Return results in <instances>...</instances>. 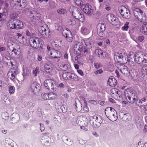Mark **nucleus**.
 Instances as JSON below:
<instances>
[{
    "label": "nucleus",
    "instance_id": "obj_1",
    "mask_svg": "<svg viewBox=\"0 0 147 147\" xmlns=\"http://www.w3.org/2000/svg\"><path fill=\"white\" fill-rule=\"evenodd\" d=\"M29 43L31 47L37 49L41 48L44 44L42 39L38 37H33L30 38L29 40Z\"/></svg>",
    "mask_w": 147,
    "mask_h": 147
},
{
    "label": "nucleus",
    "instance_id": "obj_2",
    "mask_svg": "<svg viewBox=\"0 0 147 147\" xmlns=\"http://www.w3.org/2000/svg\"><path fill=\"white\" fill-rule=\"evenodd\" d=\"M136 93H134L129 88L126 89L124 92L125 97L127 100L130 103H134L137 100Z\"/></svg>",
    "mask_w": 147,
    "mask_h": 147
},
{
    "label": "nucleus",
    "instance_id": "obj_3",
    "mask_svg": "<svg viewBox=\"0 0 147 147\" xmlns=\"http://www.w3.org/2000/svg\"><path fill=\"white\" fill-rule=\"evenodd\" d=\"M105 113L107 118L112 121H115L117 119L116 111L112 107L106 108L105 109Z\"/></svg>",
    "mask_w": 147,
    "mask_h": 147
},
{
    "label": "nucleus",
    "instance_id": "obj_4",
    "mask_svg": "<svg viewBox=\"0 0 147 147\" xmlns=\"http://www.w3.org/2000/svg\"><path fill=\"white\" fill-rule=\"evenodd\" d=\"M76 48V50H77L78 51V54L83 55L84 54H87L90 49L88 47H86L82 44L79 42H77L74 46Z\"/></svg>",
    "mask_w": 147,
    "mask_h": 147
},
{
    "label": "nucleus",
    "instance_id": "obj_5",
    "mask_svg": "<svg viewBox=\"0 0 147 147\" xmlns=\"http://www.w3.org/2000/svg\"><path fill=\"white\" fill-rule=\"evenodd\" d=\"M135 60L137 63L139 64L142 63L143 62L147 63V55L142 52H138L136 55Z\"/></svg>",
    "mask_w": 147,
    "mask_h": 147
},
{
    "label": "nucleus",
    "instance_id": "obj_6",
    "mask_svg": "<svg viewBox=\"0 0 147 147\" xmlns=\"http://www.w3.org/2000/svg\"><path fill=\"white\" fill-rule=\"evenodd\" d=\"M38 30L40 34L45 38L49 37L51 34L50 29L47 25L41 26Z\"/></svg>",
    "mask_w": 147,
    "mask_h": 147
},
{
    "label": "nucleus",
    "instance_id": "obj_7",
    "mask_svg": "<svg viewBox=\"0 0 147 147\" xmlns=\"http://www.w3.org/2000/svg\"><path fill=\"white\" fill-rule=\"evenodd\" d=\"M47 48L48 53L50 54V56L52 58L58 59L61 57L62 54L60 51L53 49L49 46H47Z\"/></svg>",
    "mask_w": 147,
    "mask_h": 147
},
{
    "label": "nucleus",
    "instance_id": "obj_8",
    "mask_svg": "<svg viewBox=\"0 0 147 147\" xmlns=\"http://www.w3.org/2000/svg\"><path fill=\"white\" fill-rule=\"evenodd\" d=\"M118 10L121 15L126 19H129L130 17V11L125 7L121 6L118 7Z\"/></svg>",
    "mask_w": 147,
    "mask_h": 147
},
{
    "label": "nucleus",
    "instance_id": "obj_9",
    "mask_svg": "<svg viewBox=\"0 0 147 147\" xmlns=\"http://www.w3.org/2000/svg\"><path fill=\"white\" fill-rule=\"evenodd\" d=\"M126 54L122 53H115L114 56V59L117 62L119 63L120 62H124V61L126 60L127 58Z\"/></svg>",
    "mask_w": 147,
    "mask_h": 147
},
{
    "label": "nucleus",
    "instance_id": "obj_10",
    "mask_svg": "<svg viewBox=\"0 0 147 147\" xmlns=\"http://www.w3.org/2000/svg\"><path fill=\"white\" fill-rule=\"evenodd\" d=\"M134 13L135 17L140 22H144L146 20L145 14L140 9H137V10L135 11Z\"/></svg>",
    "mask_w": 147,
    "mask_h": 147
},
{
    "label": "nucleus",
    "instance_id": "obj_11",
    "mask_svg": "<svg viewBox=\"0 0 147 147\" xmlns=\"http://www.w3.org/2000/svg\"><path fill=\"white\" fill-rule=\"evenodd\" d=\"M26 0H12L11 4L12 6H17L21 8H24L26 6Z\"/></svg>",
    "mask_w": 147,
    "mask_h": 147
},
{
    "label": "nucleus",
    "instance_id": "obj_12",
    "mask_svg": "<svg viewBox=\"0 0 147 147\" xmlns=\"http://www.w3.org/2000/svg\"><path fill=\"white\" fill-rule=\"evenodd\" d=\"M63 35L66 38V40L69 42H72L73 40V38L72 33L70 30L67 29L64 30L62 31Z\"/></svg>",
    "mask_w": 147,
    "mask_h": 147
},
{
    "label": "nucleus",
    "instance_id": "obj_13",
    "mask_svg": "<svg viewBox=\"0 0 147 147\" xmlns=\"http://www.w3.org/2000/svg\"><path fill=\"white\" fill-rule=\"evenodd\" d=\"M81 9L85 13L88 15L92 14V12L93 10L92 9V6L89 4H87L82 6Z\"/></svg>",
    "mask_w": 147,
    "mask_h": 147
},
{
    "label": "nucleus",
    "instance_id": "obj_14",
    "mask_svg": "<svg viewBox=\"0 0 147 147\" xmlns=\"http://www.w3.org/2000/svg\"><path fill=\"white\" fill-rule=\"evenodd\" d=\"M55 81L50 79L46 80L44 82V85L47 89H48L54 90V84H55Z\"/></svg>",
    "mask_w": 147,
    "mask_h": 147
},
{
    "label": "nucleus",
    "instance_id": "obj_15",
    "mask_svg": "<svg viewBox=\"0 0 147 147\" xmlns=\"http://www.w3.org/2000/svg\"><path fill=\"white\" fill-rule=\"evenodd\" d=\"M30 17L31 19L39 20L40 18L41 15L39 12L33 10L31 11Z\"/></svg>",
    "mask_w": 147,
    "mask_h": 147
},
{
    "label": "nucleus",
    "instance_id": "obj_16",
    "mask_svg": "<svg viewBox=\"0 0 147 147\" xmlns=\"http://www.w3.org/2000/svg\"><path fill=\"white\" fill-rule=\"evenodd\" d=\"M90 124L93 127H96L100 123L98 117L96 115L93 116L90 121Z\"/></svg>",
    "mask_w": 147,
    "mask_h": 147
},
{
    "label": "nucleus",
    "instance_id": "obj_17",
    "mask_svg": "<svg viewBox=\"0 0 147 147\" xmlns=\"http://www.w3.org/2000/svg\"><path fill=\"white\" fill-rule=\"evenodd\" d=\"M117 69L123 74L128 75L129 73V70L127 67L123 64H121L118 66Z\"/></svg>",
    "mask_w": 147,
    "mask_h": 147
},
{
    "label": "nucleus",
    "instance_id": "obj_18",
    "mask_svg": "<svg viewBox=\"0 0 147 147\" xmlns=\"http://www.w3.org/2000/svg\"><path fill=\"white\" fill-rule=\"evenodd\" d=\"M137 105L139 107H142L146 106L147 105V99L146 98L144 97L140 100H137L135 101Z\"/></svg>",
    "mask_w": 147,
    "mask_h": 147
},
{
    "label": "nucleus",
    "instance_id": "obj_19",
    "mask_svg": "<svg viewBox=\"0 0 147 147\" xmlns=\"http://www.w3.org/2000/svg\"><path fill=\"white\" fill-rule=\"evenodd\" d=\"M108 84L112 87H115L117 84V80L113 76H111L109 77L107 81Z\"/></svg>",
    "mask_w": 147,
    "mask_h": 147
},
{
    "label": "nucleus",
    "instance_id": "obj_20",
    "mask_svg": "<svg viewBox=\"0 0 147 147\" xmlns=\"http://www.w3.org/2000/svg\"><path fill=\"white\" fill-rule=\"evenodd\" d=\"M80 11L81 10L78 9L76 7H72L71 12L72 13V16L76 19H77L78 16L79 15L80 13Z\"/></svg>",
    "mask_w": 147,
    "mask_h": 147
},
{
    "label": "nucleus",
    "instance_id": "obj_21",
    "mask_svg": "<svg viewBox=\"0 0 147 147\" xmlns=\"http://www.w3.org/2000/svg\"><path fill=\"white\" fill-rule=\"evenodd\" d=\"M111 96L115 99H117L120 96L119 94V90L115 88H113L111 90Z\"/></svg>",
    "mask_w": 147,
    "mask_h": 147
},
{
    "label": "nucleus",
    "instance_id": "obj_22",
    "mask_svg": "<svg viewBox=\"0 0 147 147\" xmlns=\"http://www.w3.org/2000/svg\"><path fill=\"white\" fill-rule=\"evenodd\" d=\"M12 123H15L17 122L20 120L19 116L17 113H13L11 116Z\"/></svg>",
    "mask_w": 147,
    "mask_h": 147
},
{
    "label": "nucleus",
    "instance_id": "obj_23",
    "mask_svg": "<svg viewBox=\"0 0 147 147\" xmlns=\"http://www.w3.org/2000/svg\"><path fill=\"white\" fill-rule=\"evenodd\" d=\"M14 20L16 29L18 30L22 28L23 27V22L17 19H15Z\"/></svg>",
    "mask_w": 147,
    "mask_h": 147
},
{
    "label": "nucleus",
    "instance_id": "obj_24",
    "mask_svg": "<svg viewBox=\"0 0 147 147\" xmlns=\"http://www.w3.org/2000/svg\"><path fill=\"white\" fill-rule=\"evenodd\" d=\"M43 136L41 140V142L43 144H45L49 142V140L50 139V137H49L47 135V134H42Z\"/></svg>",
    "mask_w": 147,
    "mask_h": 147
},
{
    "label": "nucleus",
    "instance_id": "obj_25",
    "mask_svg": "<svg viewBox=\"0 0 147 147\" xmlns=\"http://www.w3.org/2000/svg\"><path fill=\"white\" fill-rule=\"evenodd\" d=\"M38 86L36 83H33L31 85V90L34 93L39 92V87Z\"/></svg>",
    "mask_w": 147,
    "mask_h": 147
},
{
    "label": "nucleus",
    "instance_id": "obj_26",
    "mask_svg": "<svg viewBox=\"0 0 147 147\" xmlns=\"http://www.w3.org/2000/svg\"><path fill=\"white\" fill-rule=\"evenodd\" d=\"M20 53V49H15L14 48L13 50H12L11 54L10 55L11 57H15L18 55Z\"/></svg>",
    "mask_w": 147,
    "mask_h": 147
},
{
    "label": "nucleus",
    "instance_id": "obj_27",
    "mask_svg": "<svg viewBox=\"0 0 147 147\" xmlns=\"http://www.w3.org/2000/svg\"><path fill=\"white\" fill-rule=\"evenodd\" d=\"M140 74L141 76L145 78L147 76V65H145L142 67Z\"/></svg>",
    "mask_w": 147,
    "mask_h": 147
},
{
    "label": "nucleus",
    "instance_id": "obj_28",
    "mask_svg": "<svg viewBox=\"0 0 147 147\" xmlns=\"http://www.w3.org/2000/svg\"><path fill=\"white\" fill-rule=\"evenodd\" d=\"M84 41L86 46V47H88L90 49V48H91L92 46V41L91 39L90 38L84 39Z\"/></svg>",
    "mask_w": 147,
    "mask_h": 147
},
{
    "label": "nucleus",
    "instance_id": "obj_29",
    "mask_svg": "<svg viewBox=\"0 0 147 147\" xmlns=\"http://www.w3.org/2000/svg\"><path fill=\"white\" fill-rule=\"evenodd\" d=\"M79 78L78 75L74 73H71L70 75H69V80H71L74 81H79Z\"/></svg>",
    "mask_w": 147,
    "mask_h": 147
},
{
    "label": "nucleus",
    "instance_id": "obj_30",
    "mask_svg": "<svg viewBox=\"0 0 147 147\" xmlns=\"http://www.w3.org/2000/svg\"><path fill=\"white\" fill-rule=\"evenodd\" d=\"M117 18L113 14H111L107 16V19L108 21L111 23L115 21Z\"/></svg>",
    "mask_w": 147,
    "mask_h": 147
},
{
    "label": "nucleus",
    "instance_id": "obj_31",
    "mask_svg": "<svg viewBox=\"0 0 147 147\" xmlns=\"http://www.w3.org/2000/svg\"><path fill=\"white\" fill-rule=\"evenodd\" d=\"M57 94L53 92H50L48 94L49 100H55L57 98Z\"/></svg>",
    "mask_w": 147,
    "mask_h": 147
},
{
    "label": "nucleus",
    "instance_id": "obj_32",
    "mask_svg": "<svg viewBox=\"0 0 147 147\" xmlns=\"http://www.w3.org/2000/svg\"><path fill=\"white\" fill-rule=\"evenodd\" d=\"M77 20L81 22H84L85 20V16H84L83 13L81 11H80V13L79 14V15L78 16Z\"/></svg>",
    "mask_w": 147,
    "mask_h": 147
},
{
    "label": "nucleus",
    "instance_id": "obj_33",
    "mask_svg": "<svg viewBox=\"0 0 147 147\" xmlns=\"http://www.w3.org/2000/svg\"><path fill=\"white\" fill-rule=\"evenodd\" d=\"M45 71L48 73H51L53 69V67L51 65L47 64L45 65Z\"/></svg>",
    "mask_w": 147,
    "mask_h": 147
},
{
    "label": "nucleus",
    "instance_id": "obj_34",
    "mask_svg": "<svg viewBox=\"0 0 147 147\" xmlns=\"http://www.w3.org/2000/svg\"><path fill=\"white\" fill-rule=\"evenodd\" d=\"M97 28V30L104 31L105 30L106 26L104 24L101 23L98 25Z\"/></svg>",
    "mask_w": 147,
    "mask_h": 147
},
{
    "label": "nucleus",
    "instance_id": "obj_35",
    "mask_svg": "<svg viewBox=\"0 0 147 147\" xmlns=\"http://www.w3.org/2000/svg\"><path fill=\"white\" fill-rule=\"evenodd\" d=\"M81 32L82 34L86 35L89 33L90 31L86 26H83L81 28Z\"/></svg>",
    "mask_w": 147,
    "mask_h": 147
},
{
    "label": "nucleus",
    "instance_id": "obj_36",
    "mask_svg": "<svg viewBox=\"0 0 147 147\" xmlns=\"http://www.w3.org/2000/svg\"><path fill=\"white\" fill-rule=\"evenodd\" d=\"M10 73H12L13 74L14 76L16 77L17 74H18V69L16 67H14L11 69L9 71Z\"/></svg>",
    "mask_w": 147,
    "mask_h": 147
},
{
    "label": "nucleus",
    "instance_id": "obj_37",
    "mask_svg": "<svg viewBox=\"0 0 147 147\" xmlns=\"http://www.w3.org/2000/svg\"><path fill=\"white\" fill-rule=\"evenodd\" d=\"M10 73H12L13 74L14 76L16 77L17 74H18V69L16 67H14L11 69L9 71Z\"/></svg>",
    "mask_w": 147,
    "mask_h": 147
},
{
    "label": "nucleus",
    "instance_id": "obj_38",
    "mask_svg": "<svg viewBox=\"0 0 147 147\" xmlns=\"http://www.w3.org/2000/svg\"><path fill=\"white\" fill-rule=\"evenodd\" d=\"M95 53L98 57H102L103 54V51L101 49H97L95 50Z\"/></svg>",
    "mask_w": 147,
    "mask_h": 147
},
{
    "label": "nucleus",
    "instance_id": "obj_39",
    "mask_svg": "<svg viewBox=\"0 0 147 147\" xmlns=\"http://www.w3.org/2000/svg\"><path fill=\"white\" fill-rule=\"evenodd\" d=\"M1 117L3 120H7L9 117V114L7 112H3L2 113Z\"/></svg>",
    "mask_w": 147,
    "mask_h": 147
},
{
    "label": "nucleus",
    "instance_id": "obj_40",
    "mask_svg": "<svg viewBox=\"0 0 147 147\" xmlns=\"http://www.w3.org/2000/svg\"><path fill=\"white\" fill-rule=\"evenodd\" d=\"M142 31L145 35L147 34V22H144L142 25Z\"/></svg>",
    "mask_w": 147,
    "mask_h": 147
},
{
    "label": "nucleus",
    "instance_id": "obj_41",
    "mask_svg": "<svg viewBox=\"0 0 147 147\" xmlns=\"http://www.w3.org/2000/svg\"><path fill=\"white\" fill-rule=\"evenodd\" d=\"M60 67L63 70L66 71L70 68V66L69 63H67L65 64H61Z\"/></svg>",
    "mask_w": 147,
    "mask_h": 147
},
{
    "label": "nucleus",
    "instance_id": "obj_42",
    "mask_svg": "<svg viewBox=\"0 0 147 147\" xmlns=\"http://www.w3.org/2000/svg\"><path fill=\"white\" fill-rule=\"evenodd\" d=\"M14 19L13 21H10L9 22V24L8 25V27L9 28L11 29H16L15 25L14 24Z\"/></svg>",
    "mask_w": 147,
    "mask_h": 147
},
{
    "label": "nucleus",
    "instance_id": "obj_43",
    "mask_svg": "<svg viewBox=\"0 0 147 147\" xmlns=\"http://www.w3.org/2000/svg\"><path fill=\"white\" fill-rule=\"evenodd\" d=\"M75 106V108L77 112H79L82 109V105L81 103L77 104V103H76Z\"/></svg>",
    "mask_w": 147,
    "mask_h": 147
},
{
    "label": "nucleus",
    "instance_id": "obj_44",
    "mask_svg": "<svg viewBox=\"0 0 147 147\" xmlns=\"http://www.w3.org/2000/svg\"><path fill=\"white\" fill-rule=\"evenodd\" d=\"M71 74L70 72H65L63 73L62 75V77L63 78L66 80H69V75Z\"/></svg>",
    "mask_w": 147,
    "mask_h": 147
},
{
    "label": "nucleus",
    "instance_id": "obj_45",
    "mask_svg": "<svg viewBox=\"0 0 147 147\" xmlns=\"http://www.w3.org/2000/svg\"><path fill=\"white\" fill-rule=\"evenodd\" d=\"M9 92L10 94H13L15 91V87L13 86H9L8 87Z\"/></svg>",
    "mask_w": 147,
    "mask_h": 147
},
{
    "label": "nucleus",
    "instance_id": "obj_46",
    "mask_svg": "<svg viewBox=\"0 0 147 147\" xmlns=\"http://www.w3.org/2000/svg\"><path fill=\"white\" fill-rule=\"evenodd\" d=\"M129 24V22H126L124 25V26L122 27V30L123 31H127L129 28L128 26Z\"/></svg>",
    "mask_w": 147,
    "mask_h": 147
},
{
    "label": "nucleus",
    "instance_id": "obj_47",
    "mask_svg": "<svg viewBox=\"0 0 147 147\" xmlns=\"http://www.w3.org/2000/svg\"><path fill=\"white\" fill-rule=\"evenodd\" d=\"M10 72L9 71L8 72L7 74V76L11 80H13L15 79L16 77L14 76L13 74Z\"/></svg>",
    "mask_w": 147,
    "mask_h": 147
},
{
    "label": "nucleus",
    "instance_id": "obj_48",
    "mask_svg": "<svg viewBox=\"0 0 147 147\" xmlns=\"http://www.w3.org/2000/svg\"><path fill=\"white\" fill-rule=\"evenodd\" d=\"M51 45L53 47V49H58L59 48V45L57 44L56 42H55L54 41H53L51 43Z\"/></svg>",
    "mask_w": 147,
    "mask_h": 147
},
{
    "label": "nucleus",
    "instance_id": "obj_49",
    "mask_svg": "<svg viewBox=\"0 0 147 147\" xmlns=\"http://www.w3.org/2000/svg\"><path fill=\"white\" fill-rule=\"evenodd\" d=\"M39 69L38 67H36L33 70V74L35 76H36L39 72Z\"/></svg>",
    "mask_w": 147,
    "mask_h": 147
},
{
    "label": "nucleus",
    "instance_id": "obj_50",
    "mask_svg": "<svg viewBox=\"0 0 147 147\" xmlns=\"http://www.w3.org/2000/svg\"><path fill=\"white\" fill-rule=\"evenodd\" d=\"M90 105V106H94L96 105L97 104V102L94 100H91L88 101Z\"/></svg>",
    "mask_w": 147,
    "mask_h": 147
},
{
    "label": "nucleus",
    "instance_id": "obj_51",
    "mask_svg": "<svg viewBox=\"0 0 147 147\" xmlns=\"http://www.w3.org/2000/svg\"><path fill=\"white\" fill-rule=\"evenodd\" d=\"M68 23L69 25H74L76 23V21L74 20L70 19L68 20Z\"/></svg>",
    "mask_w": 147,
    "mask_h": 147
},
{
    "label": "nucleus",
    "instance_id": "obj_52",
    "mask_svg": "<svg viewBox=\"0 0 147 147\" xmlns=\"http://www.w3.org/2000/svg\"><path fill=\"white\" fill-rule=\"evenodd\" d=\"M129 58L131 59H132L133 58H135H135H136V55H135V54L132 52H129Z\"/></svg>",
    "mask_w": 147,
    "mask_h": 147
},
{
    "label": "nucleus",
    "instance_id": "obj_53",
    "mask_svg": "<svg viewBox=\"0 0 147 147\" xmlns=\"http://www.w3.org/2000/svg\"><path fill=\"white\" fill-rule=\"evenodd\" d=\"M57 11L58 13L63 14L66 12V10L64 9H59L57 10Z\"/></svg>",
    "mask_w": 147,
    "mask_h": 147
},
{
    "label": "nucleus",
    "instance_id": "obj_54",
    "mask_svg": "<svg viewBox=\"0 0 147 147\" xmlns=\"http://www.w3.org/2000/svg\"><path fill=\"white\" fill-rule=\"evenodd\" d=\"M22 38H19V40L20 41V42L22 44H24L25 41H26V39L24 36H22Z\"/></svg>",
    "mask_w": 147,
    "mask_h": 147
},
{
    "label": "nucleus",
    "instance_id": "obj_55",
    "mask_svg": "<svg viewBox=\"0 0 147 147\" xmlns=\"http://www.w3.org/2000/svg\"><path fill=\"white\" fill-rule=\"evenodd\" d=\"M41 97L42 99L44 100H47L48 98V94L46 93H43L41 95Z\"/></svg>",
    "mask_w": 147,
    "mask_h": 147
},
{
    "label": "nucleus",
    "instance_id": "obj_56",
    "mask_svg": "<svg viewBox=\"0 0 147 147\" xmlns=\"http://www.w3.org/2000/svg\"><path fill=\"white\" fill-rule=\"evenodd\" d=\"M104 31H102L99 30H97V33L98 35L101 37H103L104 35Z\"/></svg>",
    "mask_w": 147,
    "mask_h": 147
},
{
    "label": "nucleus",
    "instance_id": "obj_57",
    "mask_svg": "<svg viewBox=\"0 0 147 147\" xmlns=\"http://www.w3.org/2000/svg\"><path fill=\"white\" fill-rule=\"evenodd\" d=\"M27 105L29 108H33L34 106V104L31 102H29L27 103Z\"/></svg>",
    "mask_w": 147,
    "mask_h": 147
},
{
    "label": "nucleus",
    "instance_id": "obj_58",
    "mask_svg": "<svg viewBox=\"0 0 147 147\" xmlns=\"http://www.w3.org/2000/svg\"><path fill=\"white\" fill-rule=\"evenodd\" d=\"M84 111L86 112H87L89 111V109L87 105H84L83 107Z\"/></svg>",
    "mask_w": 147,
    "mask_h": 147
},
{
    "label": "nucleus",
    "instance_id": "obj_59",
    "mask_svg": "<svg viewBox=\"0 0 147 147\" xmlns=\"http://www.w3.org/2000/svg\"><path fill=\"white\" fill-rule=\"evenodd\" d=\"M103 72V71L102 69H99L97 70L96 71H95L94 72V73L96 74L97 75L98 74H101Z\"/></svg>",
    "mask_w": 147,
    "mask_h": 147
},
{
    "label": "nucleus",
    "instance_id": "obj_60",
    "mask_svg": "<svg viewBox=\"0 0 147 147\" xmlns=\"http://www.w3.org/2000/svg\"><path fill=\"white\" fill-rule=\"evenodd\" d=\"M144 37L143 36H140L138 38V40L139 41L141 42L144 40Z\"/></svg>",
    "mask_w": 147,
    "mask_h": 147
},
{
    "label": "nucleus",
    "instance_id": "obj_61",
    "mask_svg": "<svg viewBox=\"0 0 147 147\" xmlns=\"http://www.w3.org/2000/svg\"><path fill=\"white\" fill-rule=\"evenodd\" d=\"M77 72L81 76H83L84 75V74L82 70L80 69H78L77 70Z\"/></svg>",
    "mask_w": 147,
    "mask_h": 147
},
{
    "label": "nucleus",
    "instance_id": "obj_62",
    "mask_svg": "<svg viewBox=\"0 0 147 147\" xmlns=\"http://www.w3.org/2000/svg\"><path fill=\"white\" fill-rule=\"evenodd\" d=\"M94 65L96 68L98 69L100 66V63H94Z\"/></svg>",
    "mask_w": 147,
    "mask_h": 147
},
{
    "label": "nucleus",
    "instance_id": "obj_63",
    "mask_svg": "<svg viewBox=\"0 0 147 147\" xmlns=\"http://www.w3.org/2000/svg\"><path fill=\"white\" fill-rule=\"evenodd\" d=\"M82 1L81 0H76L75 1L76 4L78 5L79 6L81 5Z\"/></svg>",
    "mask_w": 147,
    "mask_h": 147
},
{
    "label": "nucleus",
    "instance_id": "obj_64",
    "mask_svg": "<svg viewBox=\"0 0 147 147\" xmlns=\"http://www.w3.org/2000/svg\"><path fill=\"white\" fill-rule=\"evenodd\" d=\"M115 72L116 74L117 77L118 78H119L120 76V75L118 70L116 69L115 71Z\"/></svg>",
    "mask_w": 147,
    "mask_h": 147
}]
</instances>
